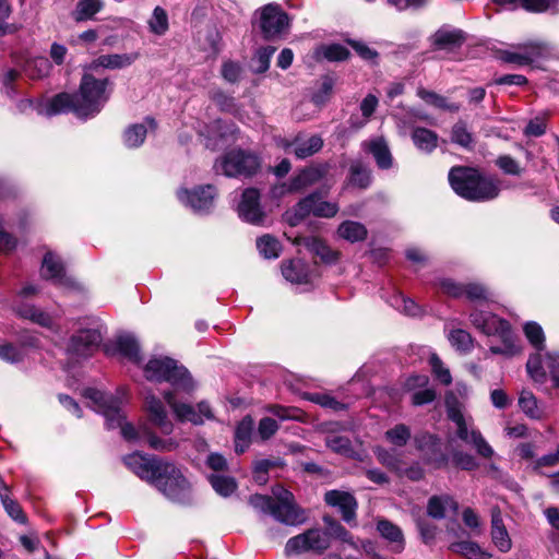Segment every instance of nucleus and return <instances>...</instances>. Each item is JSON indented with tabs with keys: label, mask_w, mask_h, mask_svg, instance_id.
I'll use <instances>...</instances> for the list:
<instances>
[{
	"label": "nucleus",
	"mask_w": 559,
	"mask_h": 559,
	"mask_svg": "<svg viewBox=\"0 0 559 559\" xmlns=\"http://www.w3.org/2000/svg\"><path fill=\"white\" fill-rule=\"evenodd\" d=\"M83 395L92 402L94 409L105 417L107 428H120V433L127 441H144L151 449L162 452H169L178 447L175 439L156 436L147 424L135 428L127 423L121 411L122 399L120 396H114L93 388L85 389Z\"/></svg>",
	"instance_id": "1"
},
{
	"label": "nucleus",
	"mask_w": 559,
	"mask_h": 559,
	"mask_svg": "<svg viewBox=\"0 0 559 559\" xmlns=\"http://www.w3.org/2000/svg\"><path fill=\"white\" fill-rule=\"evenodd\" d=\"M108 84L107 79L99 80L85 73L80 84L79 95L60 93L47 102L37 104L35 109L39 115L47 117L68 111L74 112L80 118L93 117L109 99Z\"/></svg>",
	"instance_id": "2"
},
{
	"label": "nucleus",
	"mask_w": 559,
	"mask_h": 559,
	"mask_svg": "<svg viewBox=\"0 0 559 559\" xmlns=\"http://www.w3.org/2000/svg\"><path fill=\"white\" fill-rule=\"evenodd\" d=\"M448 177L453 191L468 201H490L496 199L501 191V181L499 179L484 176L472 167H452Z\"/></svg>",
	"instance_id": "3"
},
{
	"label": "nucleus",
	"mask_w": 559,
	"mask_h": 559,
	"mask_svg": "<svg viewBox=\"0 0 559 559\" xmlns=\"http://www.w3.org/2000/svg\"><path fill=\"white\" fill-rule=\"evenodd\" d=\"M326 528L313 527L302 534L289 538L285 546L287 555L314 552L322 554L331 546V539L337 538L343 542H350L349 533L335 520L324 516Z\"/></svg>",
	"instance_id": "4"
},
{
	"label": "nucleus",
	"mask_w": 559,
	"mask_h": 559,
	"mask_svg": "<svg viewBox=\"0 0 559 559\" xmlns=\"http://www.w3.org/2000/svg\"><path fill=\"white\" fill-rule=\"evenodd\" d=\"M273 497L253 495L250 504L258 511L272 515L276 521L286 525H298L305 521V515L294 502V496L283 486L277 485L272 489Z\"/></svg>",
	"instance_id": "5"
},
{
	"label": "nucleus",
	"mask_w": 559,
	"mask_h": 559,
	"mask_svg": "<svg viewBox=\"0 0 559 559\" xmlns=\"http://www.w3.org/2000/svg\"><path fill=\"white\" fill-rule=\"evenodd\" d=\"M144 376L150 381L169 383L174 392L190 394L195 388L189 371L169 357L151 358L144 367Z\"/></svg>",
	"instance_id": "6"
},
{
	"label": "nucleus",
	"mask_w": 559,
	"mask_h": 559,
	"mask_svg": "<svg viewBox=\"0 0 559 559\" xmlns=\"http://www.w3.org/2000/svg\"><path fill=\"white\" fill-rule=\"evenodd\" d=\"M469 318L477 330L488 336H496L500 340V345L490 346L492 354L513 356L520 352L508 321L491 312L477 309L471 313Z\"/></svg>",
	"instance_id": "7"
},
{
	"label": "nucleus",
	"mask_w": 559,
	"mask_h": 559,
	"mask_svg": "<svg viewBox=\"0 0 559 559\" xmlns=\"http://www.w3.org/2000/svg\"><path fill=\"white\" fill-rule=\"evenodd\" d=\"M340 207L336 202L325 200L322 191H314L301 199L292 210L285 213V221L290 226L298 225L306 217L313 215L316 217L332 218Z\"/></svg>",
	"instance_id": "8"
},
{
	"label": "nucleus",
	"mask_w": 559,
	"mask_h": 559,
	"mask_svg": "<svg viewBox=\"0 0 559 559\" xmlns=\"http://www.w3.org/2000/svg\"><path fill=\"white\" fill-rule=\"evenodd\" d=\"M123 462L136 476L151 484L156 478V475L171 477L177 481H181V484L183 483L179 473L175 469V464L168 461L146 456L135 452L124 456Z\"/></svg>",
	"instance_id": "9"
},
{
	"label": "nucleus",
	"mask_w": 559,
	"mask_h": 559,
	"mask_svg": "<svg viewBox=\"0 0 559 559\" xmlns=\"http://www.w3.org/2000/svg\"><path fill=\"white\" fill-rule=\"evenodd\" d=\"M448 417L455 424V435L460 440L473 447L478 455L485 459H490L493 455V449L485 440L481 432L474 427L471 418H465L456 407L448 408Z\"/></svg>",
	"instance_id": "10"
},
{
	"label": "nucleus",
	"mask_w": 559,
	"mask_h": 559,
	"mask_svg": "<svg viewBox=\"0 0 559 559\" xmlns=\"http://www.w3.org/2000/svg\"><path fill=\"white\" fill-rule=\"evenodd\" d=\"M216 171H222L227 177H250L260 168L259 157L242 150H234L226 153L215 164Z\"/></svg>",
	"instance_id": "11"
},
{
	"label": "nucleus",
	"mask_w": 559,
	"mask_h": 559,
	"mask_svg": "<svg viewBox=\"0 0 559 559\" xmlns=\"http://www.w3.org/2000/svg\"><path fill=\"white\" fill-rule=\"evenodd\" d=\"M258 14L259 27L266 39L280 37L287 32L289 17L278 5L267 3Z\"/></svg>",
	"instance_id": "12"
},
{
	"label": "nucleus",
	"mask_w": 559,
	"mask_h": 559,
	"mask_svg": "<svg viewBox=\"0 0 559 559\" xmlns=\"http://www.w3.org/2000/svg\"><path fill=\"white\" fill-rule=\"evenodd\" d=\"M175 469L179 473L180 478L183 480L177 481L171 477H164L156 475L153 485L160 491L167 499L181 504H189L192 502V486L187 477L183 475L181 468L175 465Z\"/></svg>",
	"instance_id": "13"
},
{
	"label": "nucleus",
	"mask_w": 559,
	"mask_h": 559,
	"mask_svg": "<svg viewBox=\"0 0 559 559\" xmlns=\"http://www.w3.org/2000/svg\"><path fill=\"white\" fill-rule=\"evenodd\" d=\"M552 47L542 40H533L515 47V50H504L501 53L502 60L519 66H527L539 58L550 56Z\"/></svg>",
	"instance_id": "14"
},
{
	"label": "nucleus",
	"mask_w": 559,
	"mask_h": 559,
	"mask_svg": "<svg viewBox=\"0 0 559 559\" xmlns=\"http://www.w3.org/2000/svg\"><path fill=\"white\" fill-rule=\"evenodd\" d=\"M323 171L319 167H306L290 178L288 182L276 185L272 188L274 198H282L289 193H298L306 188L319 182Z\"/></svg>",
	"instance_id": "15"
},
{
	"label": "nucleus",
	"mask_w": 559,
	"mask_h": 559,
	"mask_svg": "<svg viewBox=\"0 0 559 559\" xmlns=\"http://www.w3.org/2000/svg\"><path fill=\"white\" fill-rule=\"evenodd\" d=\"M440 288L447 295L459 298L465 296L471 301L488 300L489 290L478 283L460 284L450 278L440 281Z\"/></svg>",
	"instance_id": "16"
},
{
	"label": "nucleus",
	"mask_w": 559,
	"mask_h": 559,
	"mask_svg": "<svg viewBox=\"0 0 559 559\" xmlns=\"http://www.w3.org/2000/svg\"><path fill=\"white\" fill-rule=\"evenodd\" d=\"M282 147L293 153L296 158L305 159L318 153L323 146V140L318 134H298L292 141H282Z\"/></svg>",
	"instance_id": "17"
},
{
	"label": "nucleus",
	"mask_w": 559,
	"mask_h": 559,
	"mask_svg": "<svg viewBox=\"0 0 559 559\" xmlns=\"http://www.w3.org/2000/svg\"><path fill=\"white\" fill-rule=\"evenodd\" d=\"M237 210L239 217L250 224L260 225L264 221L265 214L260 204V192L254 188H248L242 192Z\"/></svg>",
	"instance_id": "18"
},
{
	"label": "nucleus",
	"mask_w": 559,
	"mask_h": 559,
	"mask_svg": "<svg viewBox=\"0 0 559 559\" xmlns=\"http://www.w3.org/2000/svg\"><path fill=\"white\" fill-rule=\"evenodd\" d=\"M144 411L150 424L155 426L162 433L170 435L174 431V424L169 419L163 402L154 394L144 397Z\"/></svg>",
	"instance_id": "19"
},
{
	"label": "nucleus",
	"mask_w": 559,
	"mask_h": 559,
	"mask_svg": "<svg viewBox=\"0 0 559 559\" xmlns=\"http://www.w3.org/2000/svg\"><path fill=\"white\" fill-rule=\"evenodd\" d=\"M177 194L179 201L190 206L193 212L203 213L212 207L216 191L213 186L209 185L191 192L188 190H179Z\"/></svg>",
	"instance_id": "20"
},
{
	"label": "nucleus",
	"mask_w": 559,
	"mask_h": 559,
	"mask_svg": "<svg viewBox=\"0 0 559 559\" xmlns=\"http://www.w3.org/2000/svg\"><path fill=\"white\" fill-rule=\"evenodd\" d=\"M102 334L96 329H86L71 337L69 352L78 357H87L98 348Z\"/></svg>",
	"instance_id": "21"
},
{
	"label": "nucleus",
	"mask_w": 559,
	"mask_h": 559,
	"mask_svg": "<svg viewBox=\"0 0 559 559\" xmlns=\"http://www.w3.org/2000/svg\"><path fill=\"white\" fill-rule=\"evenodd\" d=\"M179 393L174 391L163 392L164 400L173 411L176 419L181 423L189 421L193 425H202V415L198 414V408L181 401Z\"/></svg>",
	"instance_id": "22"
},
{
	"label": "nucleus",
	"mask_w": 559,
	"mask_h": 559,
	"mask_svg": "<svg viewBox=\"0 0 559 559\" xmlns=\"http://www.w3.org/2000/svg\"><path fill=\"white\" fill-rule=\"evenodd\" d=\"M324 501L326 504L337 508L346 523H355L357 501L352 493L341 490H330L325 492Z\"/></svg>",
	"instance_id": "23"
},
{
	"label": "nucleus",
	"mask_w": 559,
	"mask_h": 559,
	"mask_svg": "<svg viewBox=\"0 0 559 559\" xmlns=\"http://www.w3.org/2000/svg\"><path fill=\"white\" fill-rule=\"evenodd\" d=\"M40 272L44 278L50 280L57 285L67 287L73 285V280L66 274L62 261L51 251L44 255Z\"/></svg>",
	"instance_id": "24"
},
{
	"label": "nucleus",
	"mask_w": 559,
	"mask_h": 559,
	"mask_svg": "<svg viewBox=\"0 0 559 559\" xmlns=\"http://www.w3.org/2000/svg\"><path fill=\"white\" fill-rule=\"evenodd\" d=\"M237 128L234 123L215 120L207 126L205 146L217 150L228 141L235 140Z\"/></svg>",
	"instance_id": "25"
},
{
	"label": "nucleus",
	"mask_w": 559,
	"mask_h": 559,
	"mask_svg": "<svg viewBox=\"0 0 559 559\" xmlns=\"http://www.w3.org/2000/svg\"><path fill=\"white\" fill-rule=\"evenodd\" d=\"M429 379L425 374H415L408 377L404 383L407 391H414L412 395V403L416 406H421L431 403L436 399V391L431 388H426Z\"/></svg>",
	"instance_id": "26"
},
{
	"label": "nucleus",
	"mask_w": 559,
	"mask_h": 559,
	"mask_svg": "<svg viewBox=\"0 0 559 559\" xmlns=\"http://www.w3.org/2000/svg\"><path fill=\"white\" fill-rule=\"evenodd\" d=\"M139 57V52L102 55L88 66V70L96 71L98 68L123 69L135 62Z\"/></svg>",
	"instance_id": "27"
},
{
	"label": "nucleus",
	"mask_w": 559,
	"mask_h": 559,
	"mask_svg": "<svg viewBox=\"0 0 559 559\" xmlns=\"http://www.w3.org/2000/svg\"><path fill=\"white\" fill-rule=\"evenodd\" d=\"M13 311L22 319L29 320L31 322L44 328H51L53 325L52 317L35 307L34 305L24 302L23 300H15Z\"/></svg>",
	"instance_id": "28"
},
{
	"label": "nucleus",
	"mask_w": 559,
	"mask_h": 559,
	"mask_svg": "<svg viewBox=\"0 0 559 559\" xmlns=\"http://www.w3.org/2000/svg\"><path fill=\"white\" fill-rule=\"evenodd\" d=\"M430 40L438 49H453L465 41V36L461 29L442 26L430 37Z\"/></svg>",
	"instance_id": "29"
},
{
	"label": "nucleus",
	"mask_w": 559,
	"mask_h": 559,
	"mask_svg": "<svg viewBox=\"0 0 559 559\" xmlns=\"http://www.w3.org/2000/svg\"><path fill=\"white\" fill-rule=\"evenodd\" d=\"M491 537L499 550L507 552L511 549V538L502 522L501 512L496 508L491 511Z\"/></svg>",
	"instance_id": "30"
},
{
	"label": "nucleus",
	"mask_w": 559,
	"mask_h": 559,
	"mask_svg": "<svg viewBox=\"0 0 559 559\" xmlns=\"http://www.w3.org/2000/svg\"><path fill=\"white\" fill-rule=\"evenodd\" d=\"M377 528L381 536L388 540L394 552H401L405 547V539L402 530L388 520H380Z\"/></svg>",
	"instance_id": "31"
},
{
	"label": "nucleus",
	"mask_w": 559,
	"mask_h": 559,
	"mask_svg": "<svg viewBox=\"0 0 559 559\" xmlns=\"http://www.w3.org/2000/svg\"><path fill=\"white\" fill-rule=\"evenodd\" d=\"M364 148L371 153L377 162V165L382 169H388L392 166V156L390 150L382 138H377L362 144Z\"/></svg>",
	"instance_id": "32"
},
{
	"label": "nucleus",
	"mask_w": 559,
	"mask_h": 559,
	"mask_svg": "<svg viewBox=\"0 0 559 559\" xmlns=\"http://www.w3.org/2000/svg\"><path fill=\"white\" fill-rule=\"evenodd\" d=\"M282 274L285 280L294 284H306L309 282L308 266L300 259L283 262Z\"/></svg>",
	"instance_id": "33"
},
{
	"label": "nucleus",
	"mask_w": 559,
	"mask_h": 559,
	"mask_svg": "<svg viewBox=\"0 0 559 559\" xmlns=\"http://www.w3.org/2000/svg\"><path fill=\"white\" fill-rule=\"evenodd\" d=\"M448 511H457L456 501L449 495L432 496L427 504V512L433 519H443Z\"/></svg>",
	"instance_id": "34"
},
{
	"label": "nucleus",
	"mask_w": 559,
	"mask_h": 559,
	"mask_svg": "<svg viewBox=\"0 0 559 559\" xmlns=\"http://www.w3.org/2000/svg\"><path fill=\"white\" fill-rule=\"evenodd\" d=\"M411 136L414 145L424 153L429 154L438 146L439 136L430 129L420 127L414 128Z\"/></svg>",
	"instance_id": "35"
},
{
	"label": "nucleus",
	"mask_w": 559,
	"mask_h": 559,
	"mask_svg": "<svg viewBox=\"0 0 559 559\" xmlns=\"http://www.w3.org/2000/svg\"><path fill=\"white\" fill-rule=\"evenodd\" d=\"M501 10H515L518 2H499ZM520 7L530 13H559L558 2H519Z\"/></svg>",
	"instance_id": "36"
},
{
	"label": "nucleus",
	"mask_w": 559,
	"mask_h": 559,
	"mask_svg": "<svg viewBox=\"0 0 559 559\" xmlns=\"http://www.w3.org/2000/svg\"><path fill=\"white\" fill-rule=\"evenodd\" d=\"M253 430V420L246 416L237 426L235 431V451L238 454L243 453L250 444Z\"/></svg>",
	"instance_id": "37"
},
{
	"label": "nucleus",
	"mask_w": 559,
	"mask_h": 559,
	"mask_svg": "<svg viewBox=\"0 0 559 559\" xmlns=\"http://www.w3.org/2000/svg\"><path fill=\"white\" fill-rule=\"evenodd\" d=\"M417 96L421 98L428 105L436 108L448 110L451 112H457L461 106L456 103H450L447 97L439 95L432 91H428L424 87L417 90Z\"/></svg>",
	"instance_id": "38"
},
{
	"label": "nucleus",
	"mask_w": 559,
	"mask_h": 559,
	"mask_svg": "<svg viewBox=\"0 0 559 559\" xmlns=\"http://www.w3.org/2000/svg\"><path fill=\"white\" fill-rule=\"evenodd\" d=\"M302 243L310 252L319 257L325 263H333L337 260V252L332 250L323 240L319 238H305Z\"/></svg>",
	"instance_id": "39"
},
{
	"label": "nucleus",
	"mask_w": 559,
	"mask_h": 559,
	"mask_svg": "<svg viewBox=\"0 0 559 559\" xmlns=\"http://www.w3.org/2000/svg\"><path fill=\"white\" fill-rule=\"evenodd\" d=\"M337 234L347 241L357 242L365 240L368 233L364 224L354 221H345L338 226Z\"/></svg>",
	"instance_id": "40"
},
{
	"label": "nucleus",
	"mask_w": 559,
	"mask_h": 559,
	"mask_svg": "<svg viewBox=\"0 0 559 559\" xmlns=\"http://www.w3.org/2000/svg\"><path fill=\"white\" fill-rule=\"evenodd\" d=\"M519 406L532 419H540L544 416L543 407L538 404L536 396L528 390L521 391Z\"/></svg>",
	"instance_id": "41"
},
{
	"label": "nucleus",
	"mask_w": 559,
	"mask_h": 559,
	"mask_svg": "<svg viewBox=\"0 0 559 559\" xmlns=\"http://www.w3.org/2000/svg\"><path fill=\"white\" fill-rule=\"evenodd\" d=\"M118 352L133 362H140L141 354L138 341L132 335H121L116 341Z\"/></svg>",
	"instance_id": "42"
},
{
	"label": "nucleus",
	"mask_w": 559,
	"mask_h": 559,
	"mask_svg": "<svg viewBox=\"0 0 559 559\" xmlns=\"http://www.w3.org/2000/svg\"><path fill=\"white\" fill-rule=\"evenodd\" d=\"M274 52H275V48L272 46H265V47L259 48L251 59V63H250L251 70L258 74L264 73L265 71H267L270 68L271 58Z\"/></svg>",
	"instance_id": "43"
},
{
	"label": "nucleus",
	"mask_w": 559,
	"mask_h": 559,
	"mask_svg": "<svg viewBox=\"0 0 559 559\" xmlns=\"http://www.w3.org/2000/svg\"><path fill=\"white\" fill-rule=\"evenodd\" d=\"M451 140L453 143L467 150H472L475 144L472 132L468 131L466 124L462 121L456 122L452 127Z\"/></svg>",
	"instance_id": "44"
},
{
	"label": "nucleus",
	"mask_w": 559,
	"mask_h": 559,
	"mask_svg": "<svg viewBox=\"0 0 559 559\" xmlns=\"http://www.w3.org/2000/svg\"><path fill=\"white\" fill-rule=\"evenodd\" d=\"M147 129L143 123L130 126L123 133V143L127 147L134 148L143 144Z\"/></svg>",
	"instance_id": "45"
},
{
	"label": "nucleus",
	"mask_w": 559,
	"mask_h": 559,
	"mask_svg": "<svg viewBox=\"0 0 559 559\" xmlns=\"http://www.w3.org/2000/svg\"><path fill=\"white\" fill-rule=\"evenodd\" d=\"M257 248L265 259H276L282 249L280 241L270 235L259 238L257 240Z\"/></svg>",
	"instance_id": "46"
},
{
	"label": "nucleus",
	"mask_w": 559,
	"mask_h": 559,
	"mask_svg": "<svg viewBox=\"0 0 559 559\" xmlns=\"http://www.w3.org/2000/svg\"><path fill=\"white\" fill-rule=\"evenodd\" d=\"M449 341L456 350L468 353L473 348V338L471 334L462 329L452 330L449 334Z\"/></svg>",
	"instance_id": "47"
},
{
	"label": "nucleus",
	"mask_w": 559,
	"mask_h": 559,
	"mask_svg": "<svg viewBox=\"0 0 559 559\" xmlns=\"http://www.w3.org/2000/svg\"><path fill=\"white\" fill-rule=\"evenodd\" d=\"M209 480L213 489L221 496H230L236 490V481L229 476L211 475Z\"/></svg>",
	"instance_id": "48"
},
{
	"label": "nucleus",
	"mask_w": 559,
	"mask_h": 559,
	"mask_svg": "<svg viewBox=\"0 0 559 559\" xmlns=\"http://www.w3.org/2000/svg\"><path fill=\"white\" fill-rule=\"evenodd\" d=\"M526 369L531 378L537 383H544L547 379V373L543 365L542 356L539 353L531 355L527 362Z\"/></svg>",
	"instance_id": "49"
},
{
	"label": "nucleus",
	"mask_w": 559,
	"mask_h": 559,
	"mask_svg": "<svg viewBox=\"0 0 559 559\" xmlns=\"http://www.w3.org/2000/svg\"><path fill=\"white\" fill-rule=\"evenodd\" d=\"M524 333L528 342L537 349L542 350L545 347V334L543 328L534 322H527L524 325Z\"/></svg>",
	"instance_id": "50"
},
{
	"label": "nucleus",
	"mask_w": 559,
	"mask_h": 559,
	"mask_svg": "<svg viewBox=\"0 0 559 559\" xmlns=\"http://www.w3.org/2000/svg\"><path fill=\"white\" fill-rule=\"evenodd\" d=\"M317 55L322 56L329 61H343L348 58L349 51L343 45L332 44L328 46H321L317 50Z\"/></svg>",
	"instance_id": "51"
},
{
	"label": "nucleus",
	"mask_w": 559,
	"mask_h": 559,
	"mask_svg": "<svg viewBox=\"0 0 559 559\" xmlns=\"http://www.w3.org/2000/svg\"><path fill=\"white\" fill-rule=\"evenodd\" d=\"M148 25L152 33L164 35L168 29V15L166 11L160 7H156L148 20Z\"/></svg>",
	"instance_id": "52"
},
{
	"label": "nucleus",
	"mask_w": 559,
	"mask_h": 559,
	"mask_svg": "<svg viewBox=\"0 0 559 559\" xmlns=\"http://www.w3.org/2000/svg\"><path fill=\"white\" fill-rule=\"evenodd\" d=\"M102 9V2H78L72 16L76 22L87 21L94 17Z\"/></svg>",
	"instance_id": "53"
},
{
	"label": "nucleus",
	"mask_w": 559,
	"mask_h": 559,
	"mask_svg": "<svg viewBox=\"0 0 559 559\" xmlns=\"http://www.w3.org/2000/svg\"><path fill=\"white\" fill-rule=\"evenodd\" d=\"M334 80L331 76H324L321 81L320 87L313 93L312 102L317 106L326 104L333 94Z\"/></svg>",
	"instance_id": "54"
},
{
	"label": "nucleus",
	"mask_w": 559,
	"mask_h": 559,
	"mask_svg": "<svg viewBox=\"0 0 559 559\" xmlns=\"http://www.w3.org/2000/svg\"><path fill=\"white\" fill-rule=\"evenodd\" d=\"M389 442L396 447H403L411 438V430L407 426L400 424L385 432Z\"/></svg>",
	"instance_id": "55"
},
{
	"label": "nucleus",
	"mask_w": 559,
	"mask_h": 559,
	"mask_svg": "<svg viewBox=\"0 0 559 559\" xmlns=\"http://www.w3.org/2000/svg\"><path fill=\"white\" fill-rule=\"evenodd\" d=\"M450 549L453 552L463 555L468 559H480L483 557L480 548L476 543L473 542L454 543L450 546Z\"/></svg>",
	"instance_id": "56"
},
{
	"label": "nucleus",
	"mask_w": 559,
	"mask_h": 559,
	"mask_svg": "<svg viewBox=\"0 0 559 559\" xmlns=\"http://www.w3.org/2000/svg\"><path fill=\"white\" fill-rule=\"evenodd\" d=\"M452 462L456 467L464 471H475L479 466L478 462L472 454L460 450L452 452Z\"/></svg>",
	"instance_id": "57"
},
{
	"label": "nucleus",
	"mask_w": 559,
	"mask_h": 559,
	"mask_svg": "<svg viewBox=\"0 0 559 559\" xmlns=\"http://www.w3.org/2000/svg\"><path fill=\"white\" fill-rule=\"evenodd\" d=\"M429 364L435 377L444 385L452 382L450 370L445 368L437 354H431Z\"/></svg>",
	"instance_id": "58"
},
{
	"label": "nucleus",
	"mask_w": 559,
	"mask_h": 559,
	"mask_svg": "<svg viewBox=\"0 0 559 559\" xmlns=\"http://www.w3.org/2000/svg\"><path fill=\"white\" fill-rule=\"evenodd\" d=\"M350 182L359 188H367L370 183V173L360 163L350 166Z\"/></svg>",
	"instance_id": "59"
},
{
	"label": "nucleus",
	"mask_w": 559,
	"mask_h": 559,
	"mask_svg": "<svg viewBox=\"0 0 559 559\" xmlns=\"http://www.w3.org/2000/svg\"><path fill=\"white\" fill-rule=\"evenodd\" d=\"M326 445L340 454L352 455L353 453L350 440L343 436H329L326 438Z\"/></svg>",
	"instance_id": "60"
},
{
	"label": "nucleus",
	"mask_w": 559,
	"mask_h": 559,
	"mask_svg": "<svg viewBox=\"0 0 559 559\" xmlns=\"http://www.w3.org/2000/svg\"><path fill=\"white\" fill-rule=\"evenodd\" d=\"M50 63L47 58L38 57L27 62L26 72L32 78H41L48 74Z\"/></svg>",
	"instance_id": "61"
},
{
	"label": "nucleus",
	"mask_w": 559,
	"mask_h": 559,
	"mask_svg": "<svg viewBox=\"0 0 559 559\" xmlns=\"http://www.w3.org/2000/svg\"><path fill=\"white\" fill-rule=\"evenodd\" d=\"M24 358V352L21 346L5 343L0 345V359L15 364L22 361Z\"/></svg>",
	"instance_id": "62"
},
{
	"label": "nucleus",
	"mask_w": 559,
	"mask_h": 559,
	"mask_svg": "<svg viewBox=\"0 0 559 559\" xmlns=\"http://www.w3.org/2000/svg\"><path fill=\"white\" fill-rule=\"evenodd\" d=\"M391 305L399 311L408 316H416L419 312L418 306L414 300L403 296L396 295L392 298Z\"/></svg>",
	"instance_id": "63"
},
{
	"label": "nucleus",
	"mask_w": 559,
	"mask_h": 559,
	"mask_svg": "<svg viewBox=\"0 0 559 559\" xmlns=\"http://www.w3.org/2000/svg\"><path fill=\"white\" fill-rule=\"evenodd\" d=\"M496 165L507 175L520 176L522 174L520 164L510 155H500L496 159Z\"/></svg>",
	"instance_id": "64"
}]
</instances>
